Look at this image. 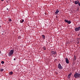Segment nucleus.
Masks as SVG:
<instances>
[{"label":"nucleus","instance_id":"obj_3","mask_svg":"<svg viewBox=\"0 0 80 80\" xmlns=\"http://www.w3.org/2000/svg\"><path fill=\"white\" fill-rule=\"evenodd\" d=\"M80 30V26L76 28L75 29V31L76 32H78V31H79Z\"/></svg>","mask_w":80,"mask_h":80},{"label":"nucleus","instance_id":"obj_16","mask_svg":"<svg viewBox=\"0 0 80 80\" xmlns=\"http://www.w3.org/2000/svg\"><path fill=\"white\" fill-rule=\"evenodd\" d=\"M68 79H69V80H70V76L68 75Z\"/></svg>","mask_w":80,"mask_h":80},{"label":"nucleus","instance_id":"obj_14","mask_svg":"<svg viewBox=\"0 0 80 80\" xmlns=\"http://www.w3.org/2000/svg\"><path fill=\"white\" fill-rule=\"evenodd\" d=\"M64 21H65V22H66V23H68V20H67L66 19H65Z\"/></svg>","mask_w":80,"mask_h":80},{"label":"nucleus","instance_id":"obj_8","mask_svg":"<svg viewBox=\"0 0 80 80\" xmlns=\"http://www.w3.org/2000/svg\"><path fill=\"white\" fill-rule=\"evenodd\" d=\"M73 61H74V62H75L76 61V56L75 55L74 56Z\"/></svg>","mask_w":80,"mask_h":80},{"label":"nucleus","instance_id":"obj_15","mask_svg":"<svg viewBox=\"0 0 80 80\" xmlns=\"http://www.w3.org/2000/svg\"><path fill=\"white\" fill-rule=\"evenodd\" d=\"M0 69H1V70H0L1 72H3V70H4V69H3L1 68Z\"/></svg>","mask_w":80,"mask_h":80},{"label":"nucleus","instance_id":"obj_32","mask_svg":"<svg viewBox=\"0 0 80 80\" xmlns=\"http://www.w3.org/2000/svg\"><path fill=\"white\" fill-rule=\"evenodd\" d=\"M0 52H1V51H0Z\"/></svg>","mask_w":80,"mask_h":80},{"label":"nucleus","instance_id":"obj_26","mask_svg":"<svg viewBox=\"0 0 80 80\" xmlns=\"http://www.w3.org/2000/svg\"><path fill=\"white\" fill-rule=\"evenodd\" d=\"M1 1H4V0H1Z\"/></svg>","mask_w":80,"mask_h":80},{"label":"nucleus","instance_id":"obj_24","mask_svg":"<svg viewBox=\"0 0 80 80\" xmlns=\"http://www.w3.org/2000/svg\"><path fill=\"white\" fill-rule=\"evenodd\" d=\"M6 2H7V3H8V1H6Z\"/></svg>","mask_w":80,"mask_h":80},{"label":"nucleus","instance_id":"obj_5","mask_svg":"<svg viewBox=\"0 0 80 80\" xmlns=\"http://www.w3.org/2000/svg\"><path fill=\"white\" fill-rule=\"evenodd\" d=\"M78 2H79L78 0V1H74L75 4L76 5H77V4H78Z\"/></svg>","mask_w":80,"mask_h":80},{"label":"nucleus","instance_id":"obj_6","mask_svg":"<svg viewBox=\"0 0 80 80\" xmlns=\"http://www.w3.org/2000/svg\"><path fill=\"white\" fill-rule=\"evenodd\" d=\"M58 12H59V11L58 10V9H57V11L55 12V13L56 15H57L58 14Z\"/></svg>","mask_w":80,"mask_h":80},{"label":"nucleus","instance_id":"obj_27","mask_svg":"<svg viewBox=\"0 0 80 80\" xmlns=\"http://www.w3.org/2000/svg\"><path fill=\"white\" fill-rule=\"evenodd\" d=\"M7 10H8V8H7Z\"/></svg>","mask_w":80,"mask_h":80},{"label":"nucleus","instance_id":"obj_1","mask_svg":"<svg viewBox=\"0 0 80 80\" xmlns=\"http://www.w3.org/2000/svg\"><path fill=\"white\" fill-rule=\"evenodd\" d=\"M51 54L52 55H57V52L55 51H51Z\"/></svg>","mask_w":80,"mask_h":80},{"label":"nucleus","instance_id":"obj_2","mask_svg":"<svg viewBox=\"0 0 80 80\" xmlns=\"http://www.w3.org/2000/svg\"><path fill=\"white\" fill-rule=\"evenodd\" d=\"M58 68L60 70H61V69H63V67L61 66V64H60V63H59L58 64Z\"/></svg>","mask_w":80,"mask_h":80},{"label":"nucleus","instance_id":"obj_29","mask_svg":"<svg viewBox=\"0 0 80 80\" xmlns=\"http://www.w3.org/2000/svg\"><path fill=\"white\" fill-rule=\"evenodd\" d=\"M2 35H4L3 33H2Z\"/></svg>","mask_w":80,"mask_h":80},{"label":"nucleus","instance_id":"obj_4","mask_svg":"<svg viewBox=\"0 0 80 80\" xmlns=\"http://www.w3.org/2000/svg\"><path fill=\"white\" fill-rule=\"evenodd\" d=\"M65 59L66 60V63L68 64L69 63V60L68 59V58H65Z\"/></svg>","mask_w":80,"mask_h":80},{"label":"nucleus","instance_id":"obj_10","mask_svg":"<svg viewBox=\"0 0 80 80\" xmlns=\"http://www.w3.org/2000/svg\"><path fill=\"white\" fill-rule=\"evenodd\" d=\"M9 56H12V55H13V54L10 52H9Z\"/></svg>","mask_w":80,"mask_h":80},{"label":"nucleus","instance_id":"obj_11","mask_svg":"<svg viewBox=\"0 0 80 80\" xmlns=\"http://www.w3.org/2000/svg\"><path fill=\"white\" fill-rule=\"evenodd\" d=\"M9 74L10 75H12L13 74V72L12 71L10 72H9Z\"/></svg>","mask_w":80,"mask_h":80},{"label":"nucleus","instance_id":"obj_31","mask_svg":"<svg viewBox=\"0 0 80 80\" xmlns=\"http://www.w3.org/2000/svg\"><path fill=\"white\" fill-rule=\"evenodd\" d=\"M9 18V19H10V18Z\"/></svg>","mask_w":80,"mask_h":80},{"label":"nucleus","instance_id":"obj_17","mask_svg":"<svg viewBox=\"0 0 80 80\" xmlns=\"http://www.w3.org/2000/svg\"><path fill=\"white\" fill-rule=\"evenodd\" d=\"M20 22H21V23H23V22H24V20L22 19V21L21 20Z\"/></svg>","mask_w":80,"mask_h":80},{"label":"nucleus","instance_id":"obj_9","mask_svg":"<svg viewBox=\"0 0 80 80\" xmlns=\"http://www.w3.org/2000/svg\"><path fill=\"white\" fill-rule=\"evenodd\" d=\"M42 38H43V39H45V35H42Z\"/></svg>","mask_w":80,"mask_h":80},{"label":"nucleus","instance_id":"obj_28","mask_svg":"<svg viewBox=\"0 0 80 80\" xmlns=\"http://www.w3.org/2000/svg\"><path fill=\"white\" fill-rule=\"evenodd\" d=\"M56 18H57V17H57V16H56Z\"/></svg>","mask_w":80,"mask_h":80},{"label":"nucleus","instance_id":"obj_22","mask_svg":"<svg viewBox=\"0 0 80 80\" xmlns=\"http://www.w3.org/2000/svg\"><path fill=\"white\" fill-rule=\"evenodd\" d=\"M72 72H71L68 75H69V76H71V75H72Z\"/></svg>","mask_w":80,"mask_h":80},{"label":"nucleus","instance_id":"obj_19","mask_svg":"<svg viewBox=\"0 0 80 80\" xmlns=\"http://www.w3.org/2000/svg\"><path fill=\"white\" fill-rule=\"evenodd\" d=\"M78 5H79V7H80V2L79 1H78Z\"/></svg>","mask_w":80,"mask_h":80},{"label":"nucleus","instance_id":"obj_30","mask_svg":"<svg viewBox=\"0 0 80 80\" xmlns=\"http://www.w3.org/2000/svg\"><path fill=\"white\" fill-rule=\"evenodd\" d=\"M8 1H10V0H8Z\"/></svg>","mask_w":80,"mask_h":80},{"label":"nucleus","instance_id":"obj_13","mask_svg":"<svg viewBox=\"0 0 80 80\" xmlns=\"http://www.w3.org/2000/svg\"><path fill=\"white\" fill-rule=\"evenodd\" d=\"M43 48L44 50H46V47H43Z\"/></svg>","mask_w":80,"mask_h":80},{"label":"nucleus","instance_id":"obj_20","mask_svg":"<svg viewBox=\"0 0 80 80\" xmlns=\"http://www.w3.org/2000/svg\"><path fill=\"white\" fill-rule=\"evenodd\" d=\"M9 22H12V19H9L8 20Z\"/></svg>","mask_w":80,"mask_h":80},{"label":"nucleus","instance_id":"obj_23","mask_svg":"<svg viewBox=\"0 0 80 80\" xmlns=\"http://www.w3.org/2000/svg\"><path fill=\"white\" fill-rule=\"evenodd\" d=\"M76 11H79V8H78L77 9V10H76Z\"/></svg>","mask_w":80,"mask_h":80},{"label":"nucleus","instance_id":"obj_21","mask_svg":"<svg viewBox=\"0 0 80 80\" xmlns=\"http://www.w3.org/2000/svg\"><path fill=\"white\" fill-rule=\"evenodd\" d=\"M1 63H2V64H3V63H4V61H2L1 62Z\"/></svg>","mask_w":80,"mask_h":80},{"label":"nucleus","instance_id":"obj_18","mask_svg":"<svg viewBox=\"0 0 80 80\" xmlns=\"http://www.w3.org/2000/svg\"><path fill=\"white\" fill-rule=\"evenodd\" d=\"M21 38V36H19L18 37V39H20Z\"/></svg>","mask_w":80,"mask_h":80},{"label":"nucleus","instance_id":"obj_7","mask_svg":"<svg viewBox=\"0 0 80 80\" xmlns=\"http://www.w3.org/2000/svg\"><path fill=\"white\" fill-rule=\"evenodd\" d=\"M10 52L13 54L14 52V50L13 49H12V50H11Z\"/></svg>","mask_w":80,"mask_h":80},{"label":"nucleus","instance_id":"obj_12","mask_svg":"<svg viewBox=\"0 0 80 80\" xmlns=\"http://www.w3.org/2000/svg\"><path fill=\"white\" fill-rule=\"evenodd\" d=\"M67 23L68 24H70V23H71V22L70 21H68Z\"/></svg>","mask_w":80,"mask_h":80},{"label":"nucleus","instance_id":"obj_25","mask_svg":"<svg viewBox=\"0 0 80 80\" xmlns=\"http://www.w3.org/2000/svg\"><path fill=\"white\" fill-rule=\"evenodd\" d=\"M14 60H15V58H14Z\"/></svg>","mask_w":80,"mask_h":80}]
</instances>
